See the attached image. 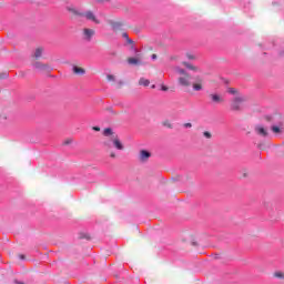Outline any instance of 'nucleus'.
Returning a JSON list of instances; mask_svg holds the SVG:
<instances>
[{
  "mask_svg": "<svg viewBox=\"0 0 284 284\" xmlns=\"http://www.w3.org/2000/svg\"><path fill=\"white\" fill-rule=\"evenodd\" d=\"M266 120H267V121H272V119H270V118H266Z\"/></svg>",
  "mask_w": 284,
  "mask_h": 284,
  "instance_id": "39",
  "label": "nucleus"
},
{
  "mask_svg": "<svg viewBox=\"0 0 284 284\" xmlns=\"http://www.w3.org/2000/svg\"><path fill=\"white\" fill-rule=\"evenodd\" d=\"M152 59H156V54H152Z\"/></svg>",
  "mask_w": 284,
  "mask_h": 284,
  "instance_id": "38",
  "label": "nucleus"
},
{
  "mask_svg": "<svg viewBox=\"0 0 284 284\" xmlns=\"http://www.w3.org/2000/svg\"><path fill=\"white\" fill-rule=\"evenodd\" d=\"M150 156H152V154L146 151V150H142L140 151V161H148V159H150Z\"/></svg>",
  "mask_w": 284,
  "mask_h": 284,
  "instance_id": "14",
  "label": "nucleus"
},
{
  "mask_svg": "<svg viewBox=\"0 0 284 284\" xmlns=\"http://www.w3.org/2000/svg\"><path fill=\"white\" fill-rule=\"evenodd\" d=\"M182 64L187 68L189 70H193V72H199V69L192 64H190L189 62H182Z\"/></svg>",
  "mask_w": 284,
  "mask_h": 284,
  "instance_id": "18",
  "label": "nucleus"
},
{
  "mask_svg": "<svg viewBox=\"0 0 284 284\" xmlns=\"http://www.w3.org/2000/svg\"><path fill=\"white\" fill-rule=\"evenodd\" d=\"M165 125H168L169 128H172V124H170V123H165Z\"/></svg>",
  "mask_w": 284,
  "mask_h": 284,
  "instance_id": "37",
  "label": "nucleus"
},
{
  "mask_svg": "<svg viewBox=\"0 0 284 284\" xmlns=\"http://www.w3.org/2000/svg\"><path fill=\"white\" fill-rule=\"evenodd\" d=\"M72 70H73V73H74V74H78V75H83V74H85V69H83V68H81V67L74 65V67L72 68Z\"/></svg>",
  "mask_w": 284,
  "mask_h": 284,
  "instance_id": "16",
  "label": "nucleus"
},
{
  "mask_svg": "<svg viewBox=\"0 0 284 284\" xmlns=\"http://www.w3.org/2000/svg\"><path fill=\"white\" fill-rule=\"evenodd\" d=\"M184 128H192V123H190V122L184 123Z\"/></svg>",
  "mask_w": 284,
  "mask_h": 284,
  "instance_id": "28",
  "label": "nucleus"
},
{
  "mask_svg": "<svg viewBox=\"0 0 284 284\" xmlns=\"http://www.w3.org/2000/svg\"><path fill=\"white\" fill-rule=\"evenodd\" d=\"M126 42L130 44V45H134V41L132 39H128Z\"/></svg>",
  "mask_w": 284,
  "mask_h": 284,
  "instance_id": "27",
  "label": "nucleus"
},
{
  "mask_svg": "<svg viewBox=\"0 0 284 284\" xmlns=\"http://www.w3.org/2000/svg\"><path fill=\"white\" fill-rule=\"evenodd\" d=\"M193 92H201L203 88H205V81L201 75H197L194 78V81L192 82Z\"/></svg>",
  "mask_w": 284,
  "mask_h": 284,
  "instance_id": "2",
  "label": "nucleus"
},
{
  "mask_svg": "<svg viewBox=\"0 0 284 284\" xmlns=\"http://www.w3.org/2000/svg\"><path fill=\"white\" fill-rule=\"evenodd\" d=\"M190 74H185V75H182L178 79L180 85H182L183 88H190V85H192V82H190Z\"/></svg>",
  "mask_w": 284,
  "mask_h": 284,
  "instance_id": "6",
  "label": "nucleus"
},
{
  "mask_svg": "<svg viewBox=\"0 0 284 284\" xmlns=\"http://www.w3.org/2000/svg\"><path fill=\"white\" fill-rule=\"evenodd\" d=\"M272 132H274V134H283L284 132V126H283V123H280L277 125H273L271 128Z\"/></svg>",
  "mask_w": 284,
  "mask_h": 284,
  "instance_id": "13",
  "label": "nucleus"
},
{
  "mask_svg": "<svg viewBox=\"0 0 284 284\" xmlns=\"http://www.w3.org/2000/svg\"><path fill=\"white\" fill-rule=\"evenodd\" d=\"M209 99L213 102V103H223V97H221V94L219 93H210L209 94Z\"/></svg>",
  "mask_w": 284,
  "mask_h": 284,
  "instance_id": "10",
  "label": "nucleus"
},
{
  "mask_svg": "<svg viewBox=\"0 0 284 284\" xmlns=\"http://www.w3.org/2000/svg\"><path fill=\"white\" fill-rule=\"evenodd\" d=\"M111 141L116 150H123V143L119 140V135H112Z\"/></svg>",
  "mask_w": 284,
  "mask_h": 284,
  "instance_id": "11",
  "label": "nucleus"
},
{
  "mask_svg": "<svg viewBox=\"0 0 284 284\" xmlns=\"http://www.w3.org/2000/svg\"><path fill=\"white\" fill-rule=\"evenodd\" d=\"M244 101H245V98H242V97L234 98L231 103V110H233V112H239L241 110V104Z\"/></svg>",
  "mask_w": 284,
  "mask_h": 284,
  "instance_id": "4",
  "label": "nucleus"
},
{
  "mask_svg": "<svg viewBox=\"0 0 284 284\" xmlns=\"http://www.w3.org/2000/svg\"><path fill=\"white\" fill-rule=\"evenodd\" d=\"M275 278H283V273L276 272L274 273Z\"/></svg>",
  "mask_w": 284,
  "mask_h": 284,
  "instance_id": "24",
  "label": "nucleus"
},
{
  "mask_svg": "<svg viewBox=\"0 0 284 284\" xmlns=\"http://www.w3.org/2000/svg\"><path fill=\"white\" fill-rule=\"evenodd\" d=\"M43 50H44L43 47L36 48V50L32 54V57L36 61H39V59H41L43 57Z\"/></svg>",
  "mask_w": 284,
  "mask_h": 284,
  "instance_id": "12",
  "label": "nucleus"
},
{
  "mask_svg": "<svg viewBox=\"0 0 284 284\" xmlns=\"http://www.w3.org/2000/svg\"><path fill=\"white\" fill-rule=\"evenodd\" d=\"M178 74H182V77H185V74H189L187 72H185V70L183 69H176Z\"/></svg>",
  "mask_w": 284,
  "mask_h": 284,
  "instance_id": "20",
  "label": "nucleus"
},
{
  "mask_svg": "<svg viewBox=\"0 0 284 284\" xmlns=\"http://www.w3.org/2000/svg\"><path fill=\"white\" fill-rule=\"evenodd\" d=\"M94 34H97V31H94V29L84 28L82 30V37L84 41H92V37H94Z\"/></svg>",
  "mask_w": 284,
  "mask_h": 284,
  "instance_id": "5",
  "label": "nucleus"
},
{
  "mask_svg": "<svg viewBox=\"0 0 284 284\" xmlns=\"http://www.w3.org/2000/svg\"><path fill=\"white\" fill-rule=\"evenodd\" d=\"M203 136H205V139H212V133H210L209 131H204Z\"/></svg>",
  "mask_w": 284,
  "mask_h": 284,
  "instance_id": "21",
  "label": "nucleus"
},
{
  "mask_svg": "<svg viewBox=\"0 0 284 284\" xmlns=\"http://www.w3.org/2000/svg\"><path fill=\"white\" fill-rule=\"evenodd\" d=\"M109 26H111L113 32H121L123 30V22L121 21L110 20Z\"/></svg>",
  "mask_w": 284,
  "mask_h": 284,
  "instance_id": "8",
  "label": "nucleus"
},
{
  "mask_svg": "<svg viewBox=\"0 0 284 284\" xmlns=\"http://www.w3.org/2000/svg\"><path fill=\"white\" fill-rule=\"evenodd\" d=\"M14 283H16V284H26V283H23V282L17 281V280H14Z\"/></svg>",
  "mask_w": 284,
  "mask_h": 284,
  "instance_id": "34",
  "label": "nucleus"
},
{
  "mask_svg": "<svg viewBox=\"0 0 284 284\" xmlns=\"http://www.w3.org/2000/svg\"><path fill=\"white\" fill-rule=\"evenodd\" d=\"M68 10L69 12H71L73 17H85L88 21H93V23H97V24L101 23V20L97 19V16L92 11H88L83 13L74 8H69Z\"/></svg>",
  "mask_w": 284,
  "mask_h": 284,
  "instance_id": "1",
  "label": "nucleus"
},
{
  "mask_svg": "<svg viewBox=\"0 0 284 284\" xmlns=\"http://www.w3.org/2000/svg\"><path fill=\"white\" fill-rule=\"evenodd\" d=\"M187 59L194 60V55L187 54Z\"/></svg>",
  "mask_w": 284,
  "mask_h": 284,
  "instance_id": "32",
  "label": "nucleus"
},
{
  "mask_svg": "<svg viewBox=\"0 0 284 284\" xmlns=\"http://www.w3.org/2000/svg\"><path fill=\"white\" fill-rule=\"evenodd\" d=\"M183 241L185 243H190V245H193L194 247H196V245H199V242H196V237H194V235H192V234H186L184 236Z\"/></svg>",
  "mask_w": 284,
  "mask_h": 284,
  "instance_id": "9",
  "label": "nucleus"
},
{
  "mask_svg": "<svg viewBox=\"0 0 284 284\" xmlns=\"http://www.w3.org/2000/svg\"><path fill=\"white\" fill-rule=\"evenodd\" d=\"M93 130H94L95 132H101V128H99V126H93Z\"/></svg>",
  "mask_w": 284,
  "mask_h": 284,
  "instance_id": "29",
  "label": "nucleus"
},
{
  "mask_svg": "<svg viewBox=\"0 0 284 284\" xmlns=\"http://www.w3.org/2000/svg\"><path fill=\"white\" fill-rule=\"evenodd\" d=\"M151 88H152V90H154V89L156 88V85H155V84H152Z\"/></svg>",
  "mask_w": 284,
  "mask_h": 284,
  "instance_id": "36",
  "label": "nucleus"
},
{
  "mask_svg": "<svg viewBox=\"0 0 284 284\" xmlns=\"http://www.w3.org/2000/svg\"><path fill=\"white\" fill-rule=\"evenodd\" d=\"M110 156H111V159H116V154H114V152H112V153L110 154Z\"/></svg>",
  "mask_w": 284,
  "mask_h": 284,
  "instance_id": "31",
  "label": "nucleus"
},
{
  "mask_svg": "<svg viewBox=\"0 0 284 284\" xmlns=\"http://www.w3.org/2000/svg\"><path fill=\"white\" fill-rule=\"evenodd\" d=\"M139 85H143V88H148L150 85V80L145 78H140Z\"/></svg>",
  "mask_w": 284,
  "mask_h": 284,
  "instance_id": "17",
  "label": "nucleus"
},
{
  "mask_svg": "<svg viewBox=\"0 0 284 284\" xmlns=\"http://www.w3.org/2000/svg\"><path fill=\"white\" fill-rule=\"evenodd\" d=\"M33 68L39 72H52V67L48 63H43L41 61H34L32 63Z\"/></svg>",
  "mask_w": 284,
  "mask_h": 284,
  "instance_id": "3",
  "label": "nucleus"
},
{
  "mask_svg": "<svg viewBox=\"0 0 284 284\" xmlns=\"http://www.w3.org/2000/svg\"><path fill=\"white\" fill-rule=\"evenodd\" d=\"M122 37H123V39H125L126 41H128V39H130V37L128 36L126 32H123V33H122Z\"/></svg>",
  "mask_w": 284,
  "mask_h": 284,
  "instance_id": "26",
  "label": "nucleus"
},
{
  "mask_svg": "<svg viewBox=\"0 0 284 284\" xmlns=\"http://www.w3.org/2000/svg\"><path fill=\"white\" fill-rule=\"evenodd\" d=\"M163 92H168V87H162Z\"/></svg>",
  "mask_w": 284,
  "mask_h": 284,
  "instance_id": "33",
  "label": "nucleus"
},
{
  "mask_svg": "<svg viewBox=\"0 0 284 284\" xmlns=\"http://www.w3.org/2000/svg\"><path fill=\"white\" fill-rule=\"evenodd\" d=\"M0 79H8V73H0Z\"/></svg>",
  "mask_w": 284,
  "mask_h": 284,
  "instance_id": "25",
  "label": "nucleus"
},
{
  "mask_svg": "<svg viewBox=\"0 0 284 284\" xmlns=\"http://www.w3.org/2000/svg\"><path fill=\"white\" fill-rule=\"evenodd\" d=\"M227 92H229V94H236L237 93L236 89H234V88H230L227 90Z\"/></svg>",
  "mask_w": 284,
  "mask_h": 284,
  "instance_id": "23",
  "label": "nucleus"
},
{
  "mask_svg": "<svg viewBox=\"0 0 284 284\" xmlns=\"http://www.w3.org/2000/svg\"><path fill=\"white\" fill-rule=\"evenodd\" d=\"M103 134L104 136H114V132L110 128L104 129Z\"/></svg>",
  "mask_w": 284,
  "mask_h": 284,
  "instance_id": "19",
  "label": "nucleus"
},
{
  "mask_svg": "<svg viewBox=\"0 0 284 284\" xmlns=\"http://www.w3.org/2000/svg\"><path fill=\"white\" fill-rule=\"evenodd\" d=\"M255 133L258 134V136H270V132L263 124L255 125Z\"/></svg>",
  "mask_w": 284,
  "mask_h": 284,
  "instance_id": "7",
  "label": "nucleus"
},
{
  "mask_svg": "<svg viewBox=\"0 0 284 284\" xmlns=\"http://www.w3.org/2000/svg\"><path fill=\"white\" fill-rule=\"evenodd\" d=\"M106 80L108 81H116V78L114 75H112V74H108L106 75Z\"/></svg>",
  "mask_w": 284,
  "mask_h": 284,
  "instance_id": "22",
  "label": "nucleus"
},
{
  "mask_svg": "<svg viewBox=\"0 0 284 284\" xmlns=\"http://www.w3.org/2000/svg\"><path fill=\"white\" fill-rule=\"evenodd\" d=\"M104 145H106V148H110V143L108 142H104Z\"/></svg>",
  "mask_w": 284,
  "mask_h": 284,
  "instance_id": "35",
  "label": "nucleus"
},
{
  "mask_svg": "<svg viewBox=\"0 0 284 284\" xmlns=\"http://www.w3.org/2000/svg\"><path fill=\"white\" fill-rule=\"evenodd\" d=\"M19 258H20L21 261H26V255L20 254V255H19Z\"/></svg>",
  "mask_w": 284,
  "mask_h": 284,
  "instance_id": "30",
  "label": "nucleus"
},
{
  "mask_svg": "<svg viewBox=\"0 0 284 284\" xmlns=\"http://www.w3.org/2000/svg\"><path fill=\"white\" fill-rule=\"evenodd\" d=\"M126 62L129 65H141V59L139 58H128Z\"/></svg>",
  "mask_w": 284,
  "mask_h": 284,
  "instance_id": "15",
  "label": "nucleus"
}]
</instances>
